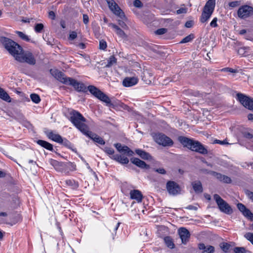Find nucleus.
<instances>
[{
    "label": "nucleus",
    "instance_id": "dca6fc26",
    "mask_svg": "<svg viewBox=\"0 0 253 253\" xmlns=\"http://www.w3.org/2000/svg\"><path fill=\"white\" fill-rule=\"evenodd\" d=\"M178 234L183 244H186L189 241L190 234L189 231L184 227H181L178 229Z\"/></svg>",
    "mask_w": 253,
    "mask_h": 253
},
{
    "label": "nucleus",
    "instance_id": "f03ea898",
    "mask_svg": "<svg viewBox=\"0 0 253 253\" xmlns=\"http://www.w3.org/2000/svg\"><path fill=\"white\" fill-rule=\"evenodd\" d=\"M0 42L15 60L23 51L22 47L12 40L4 37H0Z\"/></svg>",
    "mask_w": 253,
    "mask_h": 253
},
{
    "label": "nucleus",
    "instance_id": "0e129e2a",
    "mask_svg": "<svg viewBox=\"0 0 253 253\" xmlns=\"http://www.w3.org/2000/svg\"><path fill=\"white\" fill-rule=\"evenodd\" d=\"M185 26L187 28H190L191 26V23L190 22H187L185 23Z\"/></svg>",
    "mask_w": 253,
    "mask_h": 253
},
{
    "label": "nucleus",
    "instance_id": "9d476101",
    "mask_svg": "<svg viewBox=\"0 0 253 253\" xmlns=\"http://www.w3.org/2000/svg\"><path fill=\"white\" fill-rule=\"evenodd\" d=\"M237 14L241 19L248 18L253 14V7L248 5H242L238 9Z\"/></svg>",
    "mask_w": 253,
    "mask_h": 253
},
{
    "label": "nucleus",
    "instance_id": "2f4dec72",
    "mask_svg": "<svg viewBox=\"0 0 253 253\" xmlns=\"http://www.w3.org/2000/svg\"><path fill=\"white\" fill-rule=\"evenodd\" d=\"M32 101L35 103L38 104L41 101L40 96L36 93H32L30 95Z\"/></svg>",
    "mask_w": 253,
    "mask_h": 253
},
{
    "label": "nucleus",
    "instance_id": "864d4df0",
    "mask_svg": "<svg viewBox=\"0 0 253 253\" xmlns=\"http://www.w3.org/2000/svg\"><path fill=\"white\" fill-rule=\"evenodd\" d=\"M222 71H226V72H229L230 73H235L237 72V71L235 69L231 68H225L222 70Z\"/></svg>",
    "mask_w": 253,
    "mask_h": 253
},
{
    "label": "nucleus",
    "instance_id": "58836bf2",
    "mask_svg": "<svg viewBox=\"0 0 253 253\" xmlns=\"http://www.w3.org/2000/svg\"><path fill=\"white\" fill-rule=\"evenodd\" d=\"M103 151L108 155H110V156L114 155V150L111 147H105L103 149Z\"/></svg>",
    "mask_w": 253,
    "mask_h": 253
},
{
    "label": "nucleus",
    "instance_id": "a19ab883",
    "mask_svg": "<svg viewBox=\"0 0 253 253\" xmlns=\"http://www.w3.org/2000/svg\"><path fill=\"white\" fill-rule=\"evenodd\" d=\"M77 37V34L75 31H72L70 33L69 36V40L73 41Z\"/></svg>",
    "mask_w": 253,
    "mask_h": 253
},
{
    "label": "nucleus",
    "instance_id": "603ef678",
    "mask_svg": "<svg viewBox=\"0 0 253 253\" xmlns=\"http://www.w3.org/2000/svg\"><path fill=\"white\" fill-rule=\"evenodd\" d=\"M68 169L71 171H74L76 170V166L75 164L70 163L68 166Z\"/></svg>",
    "mask_w": 253,
    "mask_h": 253
},
{
    "label": "nucleus",
    "instance_id": "cd10ccee",
    "mask_svg": "<svg viewBox=\"0 0 253 253\" xmlns=\"http://www.w3.org/2000/svg\"><path fill=\"white\" fill-rule=\"evenodd\" d=\"M37 143L40 146L49 151H52L53 150L52 145L47 141L42 140H39L37 141Z\"/></svg>",
    "mask_w": 253,
    "mask_h": 253
},
{
    "label": "nucleus",
    "instance_id": "f3484780",
    "mask_svg": "<svg viewBox=\"0 0 253 253\" xmlns=\"http://www.w3.org/2000/svg\"><path fill=\"white\" fill-rule=\"evenodd\" d=\"M84 134L93 140L96 143L101 145H104L105 143L104 140L101 137L91 131H88V129L84 133Z\"/></svg>",
    "mask_w": 253,
    "mask_h": 253
},
{
    "label": "nucleus",
    "instance_id": "69168bd1",
    "mask_svg": "<svg viewBox=\"0 0 253 253\" xmlns=\"http://www.w3.org/2000/svg\"><path fill=\"white\" fill-rule=\"evenodd\" d=\"M188 209H189V210H197V208L196 207H195L193 206H189L188 207Z\"/></svg>",
    "mask_w": 253,
    "mask_h": 253
},
{
    "label": "nucleus",
    "instance_id": "13d9d810",
    "mask_svg": "<svg viewBox=\"0 0 253 253\" xmlns=\"http://www.w3.org/2000/svg\"><path fill=\"white\" fill-rule=\"evenodd\" d=\"M83 21L85 24H87L88 23V16L86 14L83 15Z\"/></svg>",
    "mask_w": 253,
    "mask_h": 253
},
{
    "label": "nucleus",
    "instance_id": "338daca9",
    "mask_svg": "<svg viewBox=\"0 0 253 253\" xmlns=\"http://www.w3.org/2000/svg\"><path fill=\"white\" fill-rule=\"evenodd\" d=\"M246 33V30L245 29H242L239 32L240 34H241V35H244Z\"/></svg>",
    "mask_w": 253,
    "mask_h": 253
},
{
    "label": "nucleus",
    "instance_id": "c9c22d12",
    "mask_svg": "<svg viewBox=\"0 0 253 253\" xmlns=\"http://www.w3.org/2000/svg\"><path fill=\"white\" fill-rule=\"evenodd\" d=\"M116 62V59L114 56H111L108 60L106 67H110Z\"/></svg>",
    "mask_w": 253,
    "mask_h": 253
},
{
    "label": "nucleus",
    "instance_id": "6ab92c4d",
    "mask_svg": "<svg viewBox=\"0 0 253 253\" xmlns=\"http://www.w3.org/2000/svg\"><path fill=\"white\" fill-rule=\"evenodd\" d=\"M237 208L245 216L251 220H253V214L243 204L241 203L238 204Z\"/></svg>",
    "mask_w": 253,
    "mask_h": 253
},
{
    "label": "nucleus",
    "instance_id": "7c9ffc66",
    "mask_svg": "<svg viewBox=\"0 0 253 253\" xmlns=\"http://www.w3.org/2000/svg\"><path fill=\"white\" fill-rule=\"evenodd\" d=\"M16 34L23 41L29 42L30 41L29 37L24 33L20 31H16Z\"/></svg>",
    "mask_w": 253,
    "mask_h": 253
},
{
    "label": "nucleus",
    "instance_id": "09e8293b",
    "mask_svg": "<svg viewBox=\"0 0 253 253\" xmlns=\"http://www.w3.org/2000/svg\"><path fill=\"white\" fill-rule=\"evenodd\" d=\"M133 5L136 7L140 8L142 6V3L140 0H135L133 1Z\"/></svg>",
    "mask_w": 253,
    "mask_h": 253
},
{
    "label": "nucleus",
    "instance_id": "4d7b16f0",
    "mask_svg": "<svg viewBox=\"0 0 253 253\" xmlns=\"http://www.w3.org/2000/svg\"><path fill=\"white\" fill-rule=\"evenodd\" d=\"M48 16L52 20H54L55 18V13L53 11H50L49 12Z\"/></svg>",
    "mask_w": 253,
    "mask_h": 253
},
{
    "label": "nucleus",
    "instance_id": "c03bdc74",
    "mask_svg": "<svg viewBox=\"0 0 253 253\" xmlns=\"http://www.w3.org/2000/svg\"><path fill=\"white\" fill-rule=\"evenodd\" d=\"M221 182L225 183H230L231 182V179L229 176L223 175Z\"/></svg>",
    "mask_w": 253,
    "mask_h": 253
},
{
    "label": "nucleus",
    "instance_id": "473e14b6",
    "mask_svg": "<svg viewBox=\"0 0 253 253\" xmlns=\"http://www.w3.org/2000/svg\"><path fill=\"white\" fill-rule=\"evenodd\" d=\"M65 183L67 185L71 186L74 188H77L78 187V183L74 180L71 179H68L65 180Z\"/></svg>",
    "mask_w": 253,
    "mask_h": 253
},
{
    "label": "nucleus",
    "instance_id": "37998d69",
    "mask_svg": "<svg viewBox=\"0 0 253 253\" xmlns=\"http://www.w3.org/2000/svg\"><path fill=\"white\" fill-rule=\"evenodd\" d=\"M234 252L235 253H245L246 250L243 247H236L234 248Z\"/></svg>",
    "mask_w": 253,
    "mask_h": 253
},
{
    "label": "nucleus",
    "instance_id": "f704fd0d",
    "mask_svg": "<svg viewBox=\"0 0 253 253\" xmlns=\"http://www.w3.org/2000/svg\"><path fill=\"white\" fill-rule=\"evenodd\" d=\"M220 247L225 253H228L229 251L230 245L227 243H222L220 244Z\"/></svg>",
    "mask_w": 253,
    "mask_h": 253
},
{
    "label": "nucleus",
    "instance_id": "de8ad7c7",
    "mask_svg": "<svg viewBox=\"0 0 253 253\" xmlns=\"http://www.w3.org/2000/svg\"><path fill=\"white\" fill-rule=\"evenodd\" d=\"M167 29H166V28H161V29H158L156 31V34H157V35H163V34H165L167 32Z\"/></svg>",
    "mask_w": 253,
    "mask_h": 253
},
{
    "label": "nucleus",
    "instance_id": "052dcab7",
    "mask_svg": "<svg viewBox=\"0 0 253 253\" xmlns=\"http://www.w3.org/2000/svg\"><path fill=\"white\" fill-rule=\"evenodd\" d=\"M216 142L217 143H218V144H221V145H223V144H227V142H226L225 140H223V141H221V140H216Z\"/></svg>",
    "mask_w": 253,
    "mask_h": 253
},
{
    "label": "nucleus",
    "instance_id": "20e7f679",
    "mask_svg": "<svg viewBox=\"0 0 253 253\" xmlns=\"http://www.w3.org/2000/svg\"><path fill=\"white\" fill-rule=\"evenodd\" d=\"M215 6V0H208L204 7L200 21L207 22L212 15Z\"/></svg>",
    "mask_w": 253,
    "mask_h": 253
},
{
    "label": "nucleus",
    "instance_id": "f8f14e48",
    "mask_svg": "<svg viewBox=\"0 0 253 253\" xmlns=\"http://www.w3.org/2000/svg\"><path fill=\"white\" fill-rule=\"evenodd\" d=\"M110 9L120 18L125 17L124 13L114 0H106Z\"/></svg>",
    "mask_w": 253,
    "mask_h": 253
},
{
    "label": "nucleus",
    "instance_id": "a211bd4d",
    "mask_svg": "<svg viewBox=\"0 0 253 253\" xmlns=\"http://www.w3.org/2000/svg\"><path fill=\"white\" fill-rule=\"evenodd\" d=\"M114 146L119 152L126 154L128 156H131L134 154V152L127 146H122L121 143H116Z\"/></svg>",
    "mask_w": 253,
    "mask_h": 253
},
{
    "label": "nucleus",
    "instance_id": "6e6552de",
    "mask_svg": "<svg viewBox=\"0 0 253 253\" xmlns=\"http://www.w3.org/2000/svg\"><path fill=\"white\" fill-rule=\"evenodd\" d=\"M16 60L21 63H26L30 65H34L36 63V60L33 54L29 51L23 50Z\"/></svg>",
    "mask_w": 253,
    "mask_h": 253
},
{
    "label": "nucleus",
    "instance_id": "aec40b11",
    "mask_svg": "<svg viewBox=\"0 0 253 253\" xmlns=\"http://www.w3.org/2000/svg\"><path fill=\"white\" fill-rule=\"evenodd\" d=\"M47 136L51 140L60 144L63 143V139L58 134L55 133L52 131H49L46 132Z\"/></svg>",
    "mask_w": 253,
    "mask_h": 253
},
{
    "label": "nucleus",
    "instance_id": "774afa93",
    "mask_svg": "<svg viewBox=\"0 0 253 253\" xmlns=\"http://www.w3.org/2000/svg\"><path fill=\"white\" fill-rule=\"evenodd\" d=\"M249 196L250 197V198L253 201V192H250L249 194Z\"/></svg>",
    "mask_w": 253,
    "mask_h": 253
},
{
    "label": "nucleus",
    "instance_id": "393cba45",
    "mask_svg": "<svg viewBox=\"0 0 253 253\" xmlns=\"http://www.w3.org/2000/svg\"><path fill=\"white\" fill-rule=\"evenodd\" d=\"M192 185L194 191L197 193H200L203 192V187L201 182L200 181H194L192 183Z\"/></svg>",
    "mask_w": 253,
    "mask_h": 253
},
{
    "label": "nucleus",
    "instance_id": "412c9836",
    "mask_svg": "<svg viewBox=\"0 0 253 253\" xmlns=\"http://www.w3.org/2000/svg\"><path fill=\"white\" fill-rule=\"evenodd\" d=\"M138 81L137 77H126L123 80V84L126 87H130L137 84Z\"/></svg>",
    "mask_w": 253,
    "mask_h": 253
},
{
    "label": "nucleus",
    "instance_id": "bf43d9fd",
    "mask_svg": "<svg viewBox=\"0 0 253 253\" xmlns=\"http://www.w3.org/2000/svg\"><path fill=\"white\" fill-rule=\"evenodd\" d=\"M245 137L249 139H251L253 137V135L250 133H247L245 134Z\"/></svg>",
    "mask_w": 253,
    "mask_h": 253
},
{
    "label": "nucleus",
    "instance_id": "a878e982",
    "mask_svg": "<svg viewBox=\"0 0 253 253\" xmlns=\"http://www.w3.org/2000/svg\"><path fill=\"white\" fill-rule=\"evenodd\" d=\"M135 153L142 159L149 160L151 159L150 155L148 153L141 149H136Z\"/></svg>",
    "mask_w": 253,
    "mask_h": 253
},
{
    "label": "nucleus",
    "instance_id": "b1692460",
    "mask_svg": "<svg viewBox=\"0 0 253 253\" xmlns=\"http://www.w3.org/2000/svg\"><path fill=\"white\" fill-rule=\"evenodd\" d=\"M199 248L203 250V253H213L214 251V248L212 246H206L204 244H200Z\"/></svg>",
    "mask_w": 253,
    "mask_h": 253
},
{
    "label": "nucleus",
    "instance_id": "e433bc0d",
    "mask_svg": "<svg viewBox=\"0 0 253 253\" xmlns=\"http://www.w3.org/2000/svg\"><path fill=\"white\" fill-rule=\"evenodd\" d=\"M43 27L44 26L42 24L38 23L35 25L34 29L36 33H40L42 32Z\"/></svg>",
    "mask_w": 253,
    "mask_h": 253
},
{
    "label": "nucleus",
    "instance_id": "a18cd8bd",
    "mask_svg": "<svg viewBox=\"0 0 253 253\" xmlns=\"http://www.w3.org/2000/svg\"><path fill=\"white\" fill-rule=\"evenodd\" d=\"M125 18H126V17H125L123 18H121V20H118V23H119V25L120 26H121L124 29H126L127 28V25L126 24L125 22L123 21Z\"/></svg>",
    "mask_w": 253,
    "mask_h": 253
},
{
    "label": "nucleus",
    "instance_id": "7ed1b4c3",
    "mask_svg": "<svg viewBox=\"0 0 253 253\" xmlns=\"http://www.w3.org/2000/svg\"><path fill=\"white\" fill-rule=\"evenodd\" d=\"M70 121L72 123L83 133L88 129L87 126L84 123L86 120L79 112L71 110L70 113Z\"/></svg>",
    "mask_w": 253,
    "mask_h": 253
},
{
    "label": "nucleus",
    "instance_id": "49530a36",
    "mask_svg": "<svg viewBox=\"0 0 253 253\" xmlns=\"http://www.w3.org/2000/svg\"><path fill=\"white\" fill-rule=\"evenodd\" d=\"M246 47H243L239 48L238 53L241 56H245L246 52Z\"/></svg>",
    "mask_w": 253,
    "mask_h": 253
},
{
    "label": "nucleus",
    "instance_id": "72a5a7b5",
    "mask_svg": "<svg viewBox=\"0 0 253 253\" xmlns=\"http://www.w3.org/2000/svg\"><path fill=\"white\" fill-rule=\"evenodd\" d=\"M194 38V36L193 34H190L189 35L186 36L184 38H183L181 42L180 43H187L191 42Z\"/></svg>",
    "mask_w": 253,
    "mask_h": 253
},
{
    "label": "nucleus",
    "instance_id": "c85d7f7f",
    "mask_svg": "<svg viewBox=\"0 0 253 253\" xmlns=\"http://www.w3.org/2000/svg\"><path fill=\"white\" fill-rule=\"evenodd\" d=\"M0 98L7 102H11V98L10 96L2 88L0 91Z\"/></svg>",
    "mask_w": 253,
    "mask_h": 253
},
{
    "label": "nucleus",
    "instance_id": "423d86ee",
    "mask_svg": "<svg viewBox=\"0 0 253 253\" xmlns=\"http://www.w3.org/2000/svg\"><path fill=\"white\" fill-rule=\"evenodd\" d=\"M88 90L95 97L105 102L107 106L109 107L113 106V104L111 102L109 97L96 87L93 85H89L88 86Z\"/></svg>",
    "mask_w": 253,
    "mask_h": 253
},
{
    "label": "nucleus",
    "instance_id": "5701e85b",
    "mask_svg": "<svg viewBox=\"0 0 253 253\" xmlns=\"http://www.w3.org/2000/svg\"><path fill=\"white\" fill-rule=\"evenodd\" d=\"M110 158L116 161L121 164H127L129 162L128 159L126 157L119 154H116L112 156H110Z\"/></svg>",
    "mask_w": 253,
    "mask_h": 253
},
{
    "label": "nucleus",
    "instance_id": "ddd939ff",
    "mask_svg": "<svg viewBox=\"0 0 253 253\" xmlns=\"http://www.w3.org/2000/svg\"><path fill=\"white\" fill-rule=\"evenodd\" d=\"M166 186L169 193L171 195L175 196L180 193L181 188L180 186L174 181H168Z\"/></svg>",
    "mask_w": 253,
    "mask_h": 253
},
{
    "label": "nucleus",
    "instance_id": "f257e3e1",
    "mask_svg": "<svg viewBox=\"0 0 253 253\" xmlns=\"http://www.w3.org/2000/svg\"><path fill=\"white\" fill-rule=\"evenodd\" d=\"M178 140L184 147H186L193 151L202 154H207L208 153L207 148L199 141H195L184 136L178 137Z\"/></svg>",
    "mask_w": 253,
    "mask_h": 253
},
{
    "label": "nucleus",
    "instance_id": "9b49d317",
    "mask_svg": "<svg viewBox=\"0 0 253 253\" xmlns=\"http://www.w3.org/2000/svg\"><path fill=\"white\" fill-rule=\"evenodd\" d=\"M155 139L158 144L165 147L171 146L173 144V142L171 138L162 133L156 135Z\"/></svg>",
    "mask_w": 253,
    "mask_h": 253
},
{
    "label": "nucleus",
    "instance_id": "5fc2aeb1",
    "mask_svg": "<svg viewBox=\"0 0 253 253\" xmlns=\"http://www.w3.org/2000/svg\"><path fill=\"white\" fill-rule=\"evenodd\" d=\"M239 4V2L237 1H232L229 3L228 5L230 7H235Z\"/></svg>",
    "mask_w": 253,
    "mask_h": 253
},
{
    "label": "nucleus",
    "instance_id": "79ce46f5",
    "mask_svg": "<svg viewBox=\"0 0 253 253\" xmlns=\"http://www.w3.org/2000/svg\"><path fill=\"white\" fill-rule=\"evenodd\" d=\"M107 47L106 42L104 40H101L99 42V48L100 49L105 50Z\"/></svg>",
    "mask_w": 253,
    "mask_h": 253
},
{
    "label": "nucleus",
    "instance_id": "6e6d98bb",
    "mask_svg": "<svg viewBox=\"0 0 253 253\" xmlns=\"http://www.w3.org/2000/svg\"><path fill=\"white\" fill-rule=\"evenodd\" d=\"M155 171L159 173L162 174H165L166 173V171L165 169L163 168H159L155 169Z\"/></svg>",
    "mask_w": 253,
    "mask_h": 253
},
{
    "label": "nucleus",
    "instance_id": "ea45409f",
    "mask_svg": "<svg viewBox=\"0 0 253 253\" xmlns=\"http://www.w3.org/2000/svg\"><path fill=\"white\" fill-rule=\"evenodd\" d=\"M245 237L253 245V233L248 232L245 235Z\"/></svg>",
    "mask_w": 253,
    "mask_h": 253
},
{
    "label": "nucleus",
    "instance_id": "0eeeda50",
    "mask_svg": "<svg viewBox=\"0 0 253 253\" xmlns=\"http://www.w3.org/2000/svg\"><path fill=\"white\" fill-rule=\"evenodd\" d=\"M213 199L221 212L229 215L233 213V210L231 207L218 194H214L213 195Z\"/></svg>",
    "mask_w": 253,
    "mask_h": 253
},
{
    "label": "nucleus",
    "instance_id": "2eb2a0df",
    "mask_svg": "<svg viewBox=\"0 0 253 253\" xmlns=\"http://www.w3.org/2000/svg\"><path fill=\"white\" fill-rule=\"evenodd\" d=\"M50 73L55 79H56L59 82L66 84L69 78L65 77L64 74L62 72L56 69H50Z\"/></svg>",
    "mask_w": 253,
    "mask_h": 253
},
{
    "label": "nucleus",
    "instance_id": "4be33fe9",
    "mask_svg": "<svg viewBox=\"0 0 253 253\" xmlns=\"http://www.w3.org/2000/svg\"><path fill=\"white\" fill-rule=\"evenodd\" d=\"M130 161L133 164L141 169H148L149 168V166L148 165H147L145 162L138 158H132L130 159Z\"/></svg>",
    "mask_w": 253,
    "mask_h": 253
},
{
    "label": "nucleus",
    "instance_id": "8fccbe9b",
    "mask_svg": "<svg viewBox=\"0 0 253 253\" xmlns=\"http://www.w3.org/2000/svg\"><path fill=\"white\" fill-rule=\"evenodd\" d=\"M217 18L216 17L214 18L210 23V26L211 27H216L217 26Z\"/></svg>",
    "mask_w": 253,
    "mask_h": 253
},
{
    "label": "nucleus",
    "instance_id": "c756f323",
    "mask_svg": "<svg viewBox=\"0 0 253 253\" xmlns=\"http://www.w3.org/2000/svg\"><path fill=\"white\" fill-rule=\"evenodd\" d=\"M164 241L168 248L170 249H173L174 248V244L172 239L170 237L167 236L165 237Z\"/></svg>",
    "mask_w": 253,
    "mask_h": 253
},
{
    "label": "nucleus",
    "instance_id": "4468645a",
    "mask_svg": "<svg viewBox=\"0 0 253 253\" xmlns=\"http://www.w3.org/2000/svg\"><path fill=\"white\" fill-rule=\"evenodd\" d=\"M66 84L73 86L75 89L79 92L85 91L86 89L84 84L71 78H69V79H68Z\"/></svg>",
    "mask_w": 253,
    "mask_h": 253
},
{
    "label": "nucleus",
    "instance_id": "3c124183",
    "mask_svg": "<svg viewBox=\"0 0 253 253\" xmlns=\"http://www.w3.org/2000/svg\"><path fill=\"white\" fill-rule=\"evenodd\" d=\"M187 9L185 7H182L177 10L176 13L178 14L182 13H186L187 12Z\"/></svg>",
    "mask_w": 253,
    "mask_h": 253
},
{
    "label": "nucleus",
    "instance_id": "bb28decb",
    "mask_svg": "<svg viewBox=\"0 0 253 253\" xmlns=\"http://www.w3.org/2000/svg\"><path fill=\"white\" fill-rule=\"evenodd\" d=\"M111 26L112 28H113L115 30L116 34L119 37L122 39L126 38V35L125 34L124 31H123L121 29H120L117 25L112 24Z\"/></svg>",
    "mask_w": 253,
    "mask_h": 253
},
{
    "label": "nucleus",
    "instance_id": "1a4fd4ad",
    "mask_svg": "<svg viewBox=\"0 0 253 253\" xmlns=\"http://www.w3.org/2000/svg\"><path fill=\"white\" fill-rule=\"evenodd\" d=\"M237 99L246 108L253 110V100L250 97L241 93L237 94Z\"/></svg>",
    "mask_w": 253,
    "mask_h": 253
},
{
    "label": "nucleus",
    "instance_id": "4c0bfd02",
    "mask_svg": "<svg viewBox=\"0 0 253 253\" xmlns=\"http://www.w3.org/2000/svg\"><path fill=\"white\" fill-rule=\"evenodd\" d=\"M209 173L215 176L220 181H221L223 174L213 171H210Z\"/></svg>",
    "mask_w": 253,
    "mask_h": 253
},
{
    "label": "nucleus",
    "instance_id": "e2e57ef3",
    "mask_svg": "<svg viewBox=\"0 0 253 253\" xmlns=\"http://www.w3.org/2000/svg\"><path fill=\"white\" fill-rule=\"evenodd\" d=\"M248 118L250 121H253V114H250L248 115Z\"/></svg>",
    "mask_w": 253,
    "mask_h": 253
},
{
    "label": "nucleus",
    "instance_id": "680f3d73",
    "mask_svg": "<svg viewBox=\"0 0 253 253\" xmlns=\"http://www.w3.org/2000/svg\"><path fill=\"white\" fill-rule=\"evenodd\" d=\"M81 49H84L85 48V44L83 43H80L77 45Z\"/></svg>",
    "mask_w": 253,
    "mask_h": 253
},
{
    "label": "nucleus",
    "instance_id": "39448f33",
    "mask_svg": "<svg viewBox=\"0 0 253 253\" xmlns=\"http://www.w3.org/2000/svg\"><path fill=\"white\" fill-rule=\"evenodd\" d=\"M122 191L126 195L129 194L130 198L135 200L137 203H141L143 199V195L138 190L132 189L130 185L124 184L122 188Z\"/></svg>",
    "mask_w": 253,
    "mask_h": 253
}]
</instances>
